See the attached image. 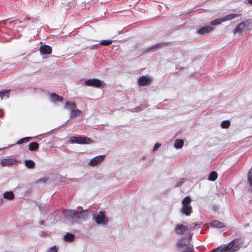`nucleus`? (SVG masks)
Wrapping results in <instances>:
<instances>
[{
    "label": "nucleus",
    "instance_id": "1",
    "mask_svg": "<svg viewBox=\"0 0 252 252\" xmlns=\"http://www.w3.org/2000/svg\"><path fill=\"white\" fill-rule=\"evenodd\" d=\"M65 218L72 221H79L86 220L89 216V213L87 210L77 211L75 210H66L63 211Z\"/></svg>",
    "mask_w": 252,
    "mask_h": 252
},
{
    "label": "nucleus",
    "instance_id": "2",
    "mask_svg": "<svg viewBox=\"0 0 252 252\" xmlns=\"http://www.w3.org/2000/svg\"><path fill=\"white\" fill-rule=\"evenodd\" d=\"M64 108L70 111V118H73L77 116H81L82 112L77 108L74 102L67 101L64 105Z\"/></svg>",
    "mask_w": 252,
    "mask_h": 252
},
{
    "label": "nucleus",
    "instance_id": "3",
    "mask_svg": "<svg viewBox=\"0 0 252 252\" xmlns=\"http://www.w3.org/2000/svg\"><path fill=\"white\" fill-rule=\"evenodd\" d=\"M190 202L191 199L189 196L186 197L182 201V208L181 209V212L186 216H189L192 212Z\"/></svg>",
    "mask_w": 252,
    "mask_h": 252
},
{
    "label": "nucleus",
    "instance_id": "4",
    "mask_svg": "<svg viewBox=\"0 0 252 252\" xmlns=\"http://www.w3.org/2000/svg\"><path fill=\"white\" fill-rule=\"evenodd\" d=\"M93 220L99 225H105L109 221L108 219L105 216V213L100 211L98 214L93 215Z\"/></svg>",
    "mask_w": 252,
    "mask_h": 252
},
{
    "label": "nucleus",
    "instance_id": "5",
    "mask_svg": "<svg viewBox=\"0 0 252 252\" xmlns=\"http://www.w3.org/2000/svg\"><path fill=\"white\" fill-rule=\"evenodd\" d=\"M92 140L87 137L83 136H71L68 139V142L70 143H77L80 144H90L92 143Z\"/></svg>",
    "mask_w": 252,
    "mask_h": 252
},
{
    "label": "nucleus",
    "instance_id": "6",
    "mask_svg": "<svg viewBox=\"0 0 252 252\" xmlns=\"http://www.w3.org/2000/svg\"><path fill=\"white\" fill-rule=\"evenodd\" d=\"M251 29V22L250 20H246L238 24L235 29V32L241 33Z\"/></svg>",
    "mask_w": 252,
    "mask_h": 252
},
{
    "label": "nucleus",
    "instance_id": "7",
    "mask_svg": "<svg viewBox=\"0 0 252 252\" xmlns=\"http://www.w3.org/2000/svg\"><path fill=\"white\" fill-rule=\"evenodd\" d=\"M197 225V223H193L188 227L182 224H178L175 226L174 231L176 234L178 235H182L186 231L189 229H191L192 227H195Z\"/></svg>",
    "mask_w": 252,
    "mask_h": 252
},
{
    "label": "nucleus",
    "instance_id": "8",
    "mask_svg": "<svg viewBox=\"0 0 252 252\" xmlns=\"http://www.w3.org/2000/svg\"><path fill=\"white\" fill-rule=\"evenodd\" d=\"M85 84L88 86L100 87L102 85L101 81L97 79H91L87 80Z\"/></svg>",
    "mask_w": 252,
    "mask_h": 252
},
{
    "label": "nucleus",
    "instance_id": "9",
    "mask_svg": "<svg viewBox=\"0 0 252 252\" xmlns=\"http://www.w3.org/2000/svg\"><path fill=\"white\" fill-rule=\"evenodd\" d=\"M104 155L96 156L90 161L89 165L94 166L97 165L104 159Z\"/></svg>",
    "mask_w": 252,
    "mask_h": 252
},
{
    "label": "nucleus",
    "instance_id": "10",
    "mask_svg": "<svg viewBox=\"0 0 252 252\" xmlns=\"http://www.w3.org/2000/svg\"><path fill=\"white\" fill-rule=\"evenodd\" d=\"M151 79L147 76H142L139 79V84L141 86H146L151 82Z\"/></svg>",
    "mask_w": 252,
    "mask_h": 252
},
{
    "label": "nucleus",
    "instance_id": "11",
    "mask_svg": "<svg viewBox=\"0 0 252 252\" xmlns=\"http://www.w3.org/2000/svg\"><path fill=\"white\" fill-rule=\"evenodd\" d=\"M213 30V27L211 26H204L198 31V33L201 35L206 34Z\"/></svg>",
    "mask_w": 252,
    "mask_h": 252
},
{
    "label": "nucleus",
    "instance_id": "12",
    "mask_svg": "<svg viewBox=\"0 0 252 252\" xmlns=\"http://www.w3.org/2000/svg\"><path fill=\"white\" fill-rule=\"evenodd\" d=\"M189 244V241L187 239L181 238L178 240L177 246L178 248L181 249L184 247L188 246Z\"/></svg>",
    "mask_w": 252,
    "mask_h": 252
},
{
    "label": "nucleus",
    "instance_id": "13",
    "mask_svg": "<svg viewBox=\"0 0 252 252\" xmlns=\"http://www.w3.org/2000/svg\"><path fill=\"white\" fill-rule=\"evenodd\" d=\"M15 161L14 159L11 158H3L1 159L0 164L3 166H9L14 163Z\"/></svg>",
    "mask_w": 252,
    "mask_h": 252
},
{
    "label": "nucleus",
    "instance_id": "14",
    "mask_svg": "<svg viewBox=\"0 0 252 252\" xmlns=\"http://www.w3.org/2000/svg\"><path fill=\"white\" fill-rule=\"evenodd\" d=\"M248 188L252 191V167L250 170L247 175Z\"/></svg>",
    "mask_w": 252,
    "mask_h": 252
},
{
    "label": "nucleus",
    "instance_id": "15",
    "mask_svg": "<svg viewBox=\"0 0 252 252\" xmlns=\"http://www.w3.org/2000/svg\"><path fill=\"white\" fill-rule=\"evenodd\" d=\"M40 51L43 54H50L52 52V49L49 46L45 45L41 46Z\"/></svg>",
    "mask_w": 252,
    "mask_h": 252
},
{
    "label": "nucleus",
    "instance_id": "16",
    "mask_svg": "<svg viewBox=\"0 0 252 252\" xmlns=\"http://www.w3.org/2000/svg\"><path fill=\"white\" fill-rule=\"evenodd\" d=\"M241 16L240 14H228L224 17H222L223 21L225 22L227 21L234 19V18Z\"/></svg>",
    "mask_w": 252,
    "mask_h": 252
},
{
    "label": "nucleus",
    "instance_id": "17",
    "mask_svg": "<svg viewBox=\"0 0 252 252\" xmlns=\"http://www.w3.org/2000/svg\"><path fill=\"white\" fill-rule=\"evenodd\" d=\"M51 99L52 101L55 102L57 101L61 102L63 100V98L62 96H59L55 93H53L51 94Z\"/></svg>",
    "mask_w": 252,
    "mask_h": 252
},
{
    "label": "nucleus",
    "instance_id": "18",
    "mask_svg": "<svg viewBox=\"0 0 252 252\" xmlns=\"http://www.w3.org/2000/svg\"><path fill=\"white\" fill-rule=\"evenodd\" d=\"M210 225L214 227L221 228L224 226L223 223L218 220H213L210 222Z\"/></svg>",
    "mask_w": 252,
    "mask_h": 252
},
{
    "label": "nucleus",
    "instance_id": "19",
    "mask_svg": "<svg viewBox=\"0 0 252 252\" xmlns=\"http://www.w3.org/2000/svg\"><path fill=\"white\" fill-rule=\"evenodd\" d=\"M3 197L5 199L11 200L14 198V195L11 191H6L3 194Z\"/></svg>",
    "mask_w": 252,
    "mask_h": 252
},
{
    "label": "nucleus",
    "instance_id": "20",
    "mask_svg": "<svg viewBox=\"0 0 252 252\" xmlns=\"http://www.w3.org/2000/svg\"><path fill=\"white\" fill-rule=\"evenodd\" d=\"M25 165L27 167L30 169H32L35 166V163L32 160H26L25 161Z\"/></svg>",
    "mask_w": 252,
    "mask_h": 252
},
{
    "label": "nucleus",
    "instance_id": "21",
    "mask_svg": "<svg viewBox=\"0 0 252 252\" xmlns=\"http://www.w3.org/2000/svg\"><path fill=\"white\" fill-rule=\"evenodd\" d=\"M39 148V144L35 142H32L29 144V149L31 151H34L38 149Z\"/></svg>",
    "mask_w": 252,
    "mask_h": 252
},
{
    "label": "nucleus",
    "instance_id": "22",
    "mask_svg": "<svg viewBox=\"0 0 252 252\" xmlns=\"http://www.w3.org/2000/svg\"><path fill=\"white\" fill-rule=\"evenodd\" d=\"M184 144V141L182 139H176L175 141L174 147L176 149H181Z\"/></svg>",
    "mask_w": 252,
    "mask_h": 252
},
{
    "label": "nucleus",
    "instance_id": "23",
    "mask_svg": "<svg viewBox=\"0 0 252 252\" xmlns=\"http://www.w3.org/2000/svg\"><path fill=\"white\" fill-rule=\"evenodd\" d=\"M223 22L222 18L216 19L214 20L211 22V26H215L217 25H219L221 23Z\"/></svg>",
    "mask_w": 252,
    "mask_h": 252
},
{
    "label": "nucleus",
    "instance_id": "24",
    "mask_svg": "<svg viewBox=\"0 0 252 252\" xmlns=\"http://www.w3.org/2000/svg\"><path fill=\"white\" fill-rule=\"evenodd\" d=\"M217 176H217V174L216 173V172L215 171H212L210 173V175L208 177V179L209 181H214L216 180Z\"/></svg>",
    "mask_w": 252,
    "mask_h": 252
},
{
    "label": "nucleus",
    "instance_id": "25",
    "mask_svg": "<svg viewBox=\"0 0 252 252\" xmlns=\"http://www.w3.org/2000/svg\"><path fill=\"white\" fill-rule=\"evenodd\" d=\"M31 139H32V137H24V138H23L21 139L20 140H19L16 143V144H23L24 143L28 142V141H29Z\"/></svg>",
    "mask_w": 252,
    "mask_h": 252
},
{
    "label": "nucleus",
    "instance_id": "26",
    "mask_svg": "<svg viewBox=\"0 0 252 252\" xmlns=\"http://www.w3.org/2000/svg\"><path fill=\"white\" fill-rule=\"evenodd\" d=\"M74 238V235L70 233H67L64 236V239L65 241H72Z\"/></svg>",
    "mask_w": 252,
    "mask_h": 252
},
{
    "label": "nucleus",
    "instance_id": "27",
    "mask_svg": "<svg viewBox=\"0 0 252 252\" xmlns=\"http://www.w3.org/2000/svg\"><path fill=\"white\" fill-rule=\"evenodd\" d=\"M222 128H228L230 126V122L228 120L223 121L221 124Z\"/></svg>",
    "mask_w": 252,
    "mask_h": 252
},
{
    "label": "nucleus",
    "instance_id": "28",
    "mask_svg": "<svg viewBox=\"0 0 252 252\" xmlns=\"http://www.w3.org/2000/svg\"><path fill=\"white\" fill-rule=\"evenodd\" d=\"M112 42L111 40H103L100 42V44L103 46L108 45Z\"/></svg>",
    "mask_w": 252,
    "mask_h": 252
},
{
    "label": "nucleus",
    "instance_id": "29",
    "mask_svg": "<svg viewBox=\"0 0 252 252\" xmlns=\"http://www.w3.org/2000/svg\"><path fill=\"white\" fill-rule=\"evenodd\" d=\"M161 45L160 44H156L155 45H154L149 48V51H156L157 50H158L160 46Z\"/></svg>",
    "mask_w": 252,
    "mask_h": 252
},
{
    "label": "nucleus",
    "instance_id": "30",
    "mask_svg": "<svg viewBox=\"0 0 252 252\" xmlns=\"http://www.w3.org/2000/svg\"><path fill=\"white\" fill-rule=\"evenodd\" d=\"M194 249L192 246H188L185 250L181 252H193Z\"/></svg>",
    "mask_w": 252,
    "mask_h": 252
},
{
    "label": "nucleus",
    "instance_id": "31",
    "mask_svg": "<svg viewBox=\"0 0 252 252\" xmlns=\"http://www.w3.org/2000/svg\"><path fill=\"white\" fill-rule=\"evenodd\" d=\"M58 248L56 246L52 247L47 251V252H57Z\"/></svg>",
    "mask_w": 252,
    "mask_h": 252
},
{
    "label": "nucleus",
    "instance_id": "32",
    "mask_svg": "<svg viewBox=\"0 0 252 252\" xmlns=\"http://www.w3.org/2000/svg\"><path fill=\"white\" fill-rule=\"evenodd\" d=\"M9 92V90H3L0 92V97H2L5 94H8Z\"/></svg>",
    "mask_w": 252,
    "mask_h": 252
},
{
    "label": "nucleus",
    "instance_id": "33",
    "mask_svg": "<svg viewBox=\"0 0 252 252\" xmlns=\"http://www.w3.org/2000/svg\"><path fill=\"white\" fill-rule=\"evenodd\" d=\"M184 182V180L183 179H181L179 181H178L176 183V187H180L181 186Z\"/></svg>",
    "mask_w": 252,
    "mask_h": 252
},
{
    "label": "nucleus",
    "instance_id": "34",
    "mask_svg": "<svg viewBox=\"0 0 252 252\" xmlns=\"http://www.w3.org/2000/svg\"><path fill=\"white\" fill-rule=\"evenodd\" d=\"M160 144L158 143H156L154 147L153 151H157L160 147Z\"/></svg>",
    "mask_w": 252,
    "mask_h": 252
},
{
    "label": "nucleus",
    "instance_id": "35",
    "mask_svg": "<svg viewBox=\"0 0 252 252\" xmlns=\"http://www.w3.org/2000/svg\"><path fill=\"white\" fill-rule=\"evenodd\" d=\"M0 117H2L3 116V110L1 109H0Z\"/></svg>",
    "mask_w": 252,
    "mask_h": 252
},
{
    "label": "nucleus",
    "instance_id": "36",
    "mask_svg": "<svg viewBox=\"0 0 252 252\" xmlns=\"http://www.w3.org/2000/svg\"><path fill=\"white\" fill-rule=\"evenodd\" d=\"M45 209V207L43 206H39V209L41 211V212H42V211H43V210Z\"/></svg>",
    "mask_w": 252,
    "mask_h": 252
},
{
    "label": "nucleus",
    "instance_id": "37",
    "mask_svg": "<svg viewBox=\"0 0 252 252\" xmlns=\"http://www.w3.org/2000/svg\"><path fill=\"white\" fill-rule=\"evenodd\" d=\"M30 19V18H29V17H27V18H24V20L25 21H29Z\"/></svg>",
    "mask_w": 252,
    "mask_h": 252
},
{
    "label": "nucleus",
    "instance_id": "38",
    "mask_svg": "<svg viewBox=\"0 0 252 252\" xmlns=\"http://www.w3.org/2000/svg\"><path fill=\"white\" fill-rule=\"evenodd\" d=\"M248 1L250 4H252V0H248Z\"/></svg>",
    "mask_w": 252,
    "mask_h": 252
},
{
    "label": "nucleus",
    "instance_id": "39",
    "mask_svg": "<svg viewBox=\"0 0 252 252\" xmlns=\"http://www.w3.org/2000/svg\"><path fill=\"white\" fill-rule=\"evenodd\" d=\"M3 203V199L2 198L0 199V204H2Z\"/></svg>",
    "mask_w": 252,
    "mask_h": 252
},
{
    "label": "nucleus",
    "instance_id": "40",
    "mask_svg": "<svg viewBox=\"0 0 252 252\" xmlns=\"http://www.w3.org/2000/svg\"><path fill=\"white\" fill-rule=\"evenodd\" d=\"M43 222H44V221L43 220L40 221H39V224H43Z\"/></svg>",
    "mask_w": 252,
    "mask_h": 252
}]
</instances>
